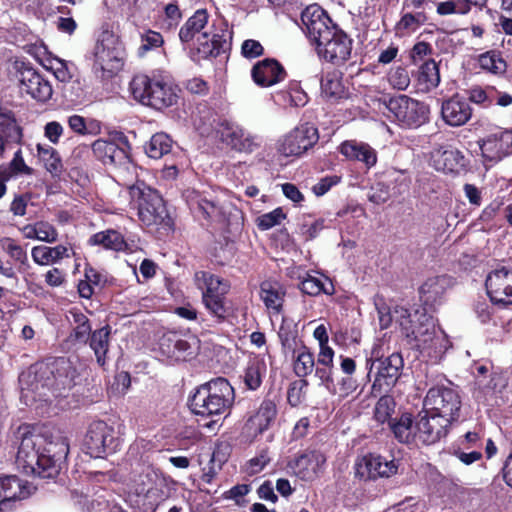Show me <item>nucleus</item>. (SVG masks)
Segmentation results:
<instances>
[{
    "instance_id": "1",
    "label": "nucleus",
    "mask_w": 512,
    "mask_h": 512,
    "mask_svg": "<svg viewBox=\"0 0 512 512\" xmlns=\"http://www.w3.org/2000/svg\"><path fill=\"white\" fill-rule=\"evenodd\" d=\"M301 21L320 57L335 65L345 63L351 55L352 39L318 5H310L301 13Z\"/></svg>"
},
{
    "instance_id": "2",
    "label": "nucleus",
    "mask_w": 512,
    "mask_h": 512,
    "mask_svg": "<svg viewBox=\"0 0 512 512\" xmlns=\"http://www.w3.org/2000/svg\"><path fill=\"white\" fill-rule=\"evenodd\" d=\"M68 450V445L63 441L53 445L47 443L41 434L24 432L18 447L16 464L26 475L54 478L59 474Z\"/></svg>"
},
{
    "instance_id": "3",
    "label": "nucleus",
    "mask_w": 512,
    "mask_h": 512,
    "mask_svg": "<svg viewBox=\"0 0 512 512\" xmlns=\"http://www.w3.org/2000/svg\"><path fill=\"white\" fill-rule=\"evenodd\" d=\"M397 323L400 326L401 334L405 337L411 347L421 352L441 353L445 346L442 334L437 335L433 317L425 309L423 311L415 310L410 313L408 309L397 308Z\"/></svg>"
},
{
    "instance_id": "4",
    "label": "nucleus",
    "mask_w": 512,
    "mask_h": 512,
    "mask_svg": "<svg viewBox=\"0 0 512 512\" xmlns=\"http://www.w3.org/2000/svg\"><path fill=\"white\" fill-rule=\"evenodd\" d=\"M129 195L137 205L138 217L143 225L158 233L159 237L173 231V219L158 191L141 183L131 186Z\"/></svg>"
},
{
    "instance_id": "5",
    "label": "nucleus",
    "mask_w": 512,
    "mask_h": 512,
    "mask_svg": "<svg viewBox=\"0 0 512 512\" xmlns=\"http://www.w3.org/2000/svg\"><path fill=\"white\" fill-rule=\"evenodd\" d=\"M235 393L227 379L217 377L198 386L189 398L192 413L203 417L224 414L234 403Z\"/></svg>"
},
{
    "instance_id": "6",
    "label": "nucleus",
    "mask_w": 512,
    "mask_h": 512,
    "mask_svg": "<svg viewBox=\"0 0 512 512\" xmlns=\"http://www.w3.org/2000/svg\"><path fill=\"white\" fill-rule=\"evenodd\" d=\"M77 372L72 363L64 357L57 358L50 365L34 366L19 377L20 383L27 384V389L38 391L44 387L71 388L75 383Z\"/></svg>"
},
{
    "instance_id": "7",
    "label": "nucleus",
    "mask_w": 512,
    "mask_h": 512,
    "mask_svg": "<svg viewBox=\"0 0 512 512\" xmlns=\"http://www.w3.org/2000/svg\"><path fill=\"white\" fill-rule=\"evenodd\" d=\"M124 50L116 35L103 31L98 36L94 48V69L100 70L103 77H111L122 68Z\"/></svg>"
},
{
    "instance_id": "8",
    "label": "nucleus",
    "mask_w": 512,
    "mask_h": 512,
    "mask_svg": "<svg viewBox=\"0 0 512 512\" xmlns=\"http://www.w3.org/2000/svg\"><path fill=\"white\" fill-rule=\"evenodd\" d=\"M382 102L402 126L416 128L429 119V107L407 95L385 97Z\"/></svg>"
},
{
    "instance_id": "9",
    "label": "nucleus",
    "mask_w": 512,
    "mask_h": 512,
    "mask_svg": "<svg viewBox=\"0 0 512 512\" xmlns=\"http://www.w3.org/2000/svg\"><path fill=\"white\" fill-rule=\"evenodd\" d=\"M120 441L115 428L102 420L92 422L84 438L87 454L94 458H104L115 453Z\"/></svg>"
},
{
    "instance_id": "10",
    "label": "nucleus",
    "mask_w": 512,
    "mask_h": 512,
    "mask_svg": "<svg viewBox=\"0 0 512 512\" xmlns=\"http://www.w3.org/2000/svg\"><path fill=\"white\" fill-rule=\"evenodd\" d=\"M461 406L458 391L445 386L430 388L424 399V408L427 411L435 413L451 424L459 419Z\"/></svg>"
},
{
    "instance_id": "11",
    "label": "nucleus",
    "mask_w": 512,
    "mask_h": 512,
    "mask_svg": "<svg viewBox=\"0 0 512 512\" xmlns=\"http://www.w3.org/2000/svg\"><path fill=\"white\" fill-rule=\"evenodd\" d=\"M318 140V129L313 124L303 123L279 140L277 150L284 157H300Z\"/></svg>"
},
{
    "instance_id": "12",
    "label": "nucleus",
    "mask_w": 512,
    "mask_h": 512,
    "mask_svg": "<svg viewBox=\"0 0 512 512\" xmlns=\"http://www.w3.org/2000/svg\"><path fill=\"white\" fill-rule=\"evenodd\" d=\"M376 363L377 373L372 385V392L374 394H381L388 392L397 383L404 366V361L399 353H392L386 358H378L375 361L367 360V366H369L368 376H370Z\"/></svg>"
},
{
    "instance_id": "13",
    "label": "nucleus",
    "mask_w": 512,
    "mask_h": 512,
    "mask_svg": "<svg viewBox=\"0 0 512 512\" xmlns=\"http://www.w3.org/2000/svg\"><path fill=\"white\" fill-rule=\"evenodd\" d=\"M399 460L387 459L379 454L369 453L355 465V474L363 480L390 478L398 473Z\"/></svg>"
},
{
    "instance_id": "14",
    "label": "nucleus",
    "mask_w": 512,
    "mask_h": 512,
    "mask_svg": "<svg viewBox=\"0 0 512 512\" xmlns=\"http://www.w3.org/2000/svg\"><path fill=\"white\" fill-rule=\"evenodd\" d=\"M217 133L223 143L239 152L252 153L260 148L262 143L258 136L247 133L238 124L226 119L219 122Z\"/></svg>"
},
{
    "instance_id": "15",
    "label": "nucleus",
    "mask_w": 512,
    "mask_h": 512,
    "mask_svg": "<svg viewBox=\"0 0 512 512\" xmlns=\"http://www.w3.org/2000/svg\"><path fill=\"white\" fill-rule=\"evenodd\" d=\"M131 147L125 137L119 139V143L98 139L91 147L87 145L78 146L75 150V157H89L90 153L98 160H125L132 157Z\"/></svg>"
},
{
    "instance_id": "16",
    "label": "nucleus",
    "mask_w": 512,
    "mask_h": 512,
    "mask_svg": "<svg viewBox=\"0 0 512 512\" xmlns=\"http://www.w3.org/2000/svg\"><path fill=\"white\" fill-rule=\"evenodd\" d=\"M450 425L447 420L424 408L416 417L415 433L423 444L430 445L446 436Z\"/></svg>"
},
{
    "instance_id": "17",
    "label": "nucleus",
    "mask_w": 512,
    "mask_h": 512,
    "mask_svg": "<svg viewBox=\"0 0 512 512\" xmlns=\"http://www.w3.org/2000/svg\"><path fill=\"white\" fill-rule=\"evenodd\" d=\"M485 286L490 300L494 304H512V269L502 267L490 272Z\"/></svg>"
},
{
    "instance_id": "18",
    "label": "nucleus",
    "mask_w": 512,
    "mask_h": 512,
    "mask_svg": "<svg viewBox=\"0 0 512 512\" xmlns=\"http://www.w3.org/2000/svg\"><path fill=\"white\" fill-rule=\"evenodd\" d=\"M251 77L256 85L270 87L284 81L287 73L276 59L266 58L253 65Z\"/></svg>"
},
{
    "instance_id": "19",
    "label": "nucleus",
    "mask_w": 512,
    "mask_h": 512,
    "mask_svg": "<svg viewBox=\"0 0 512 512\" xmlns=\"http://www.w3.org/2000/svg\"><path fill=\"white\" fill-rule=\"evenodd\" d=\"M35 490L36 487L17 476L0 478V510L8 509L10 502L28 498Z\"/></svg>"
},
{
    "instance_id": "20",
    "label": "nucleus",
    "mask_w": 512,
    "mask_h": 512,
    "mask_svg": "<svg viewBox=\"0 0 512 512\" xmlns=\"http://www.w3.org/2000/svg\"><path fill=\"white\" fill-rule=\"evenodd\" d=\"M21 89L34 100L45 103L51 99L53 89L50 82L32 68H26L20 73Z\"/></svg>"
},
{
    "instance_id": "21",
    "label": "nucleus",
    "mask_w": 512,
    "mask_h": 512,
    "mask_svg": "<svg viewBox=\"0 0 512 512\" xmlns=\"http://www.w3.org/2000/svg\"><path fill=\"white\" fill-rule=\"evenodd\" d=\"M441 114L450 126H461L471 118L472 109L466 99L455 95L442 103Z\"/></svg>"
},
{
    "instance_id": "22",
    "label": "nucleus",
    "mask_w": 512,
    "mask_h": 512,
    "mask_svg": "<svg viewBox=\"0 0 512 512\" xmlns=\"http://www.w3.org/2000/svg\"><path fill=\"white\" fill-rule=\"evenodd\" d=\"M185 199L190 209L202 215L205 219L212 221H223L224 212L222 208L214 201L195 190H187L184 193Z\"/></svg>"
},
{
    "instance_id": "23",
    "label": "nucleus",
    "mask_w": 512,
    "mask_h": 512,
    "mask_svg": "<svg viewBox=\"0 0 512 512\" xmlns=\"http://www.w3.org/2000/svg\"><path fill=\"white\" fill-rule=\"evenodd\" d=\"M209 14L206 9H198L187 19L179 31V39L183 43H189L197 38L198 43L207 39L209 34L204 30L208 24Z\"/></svg>"
},
{
    "instance_id": "24",
    "label": "nucleus",
    "mask_w": 512,
    "mask_h": 512,
    "mask_svg": "<svg viewBox=\"0 0 512 512\" xmlns=\"http://www.w3.org/2000/svg\"><path fill=\"white\" fill-rule=\"evenodd\" d=\"M325 462V458L319 452L313 451L305 453L289 463V468L300 479L308 481L312 480L320 467Z\"/></svg>"
},
{
    "instance_id": "25",
    "label": "nucleus",
    "mask_w": 512,
    "mask_h": 512,
    "mask_svg": "<svg viewBox=\"0 0 512 512\" xmlns=\"http://www.w3.org/2000/svg\"><path fill=\"white\" fill-rule=\"evenodd\" d=\"M0 135L9 142L22 143L23 128L9 104H0Z\"/></svg>"
},
{
    "instance_id": "26",
    "label": "nucleus",
    "mask_w": 512,
    "mask_h": 512,
    "mask_svg": "<svg viewBox=\"0 0 512 512\" xmlns=\"http://www.w3.org/2000/svg\"><path fill=\"white\" fill-rule=\"evenodd\" d=\"M277 410L272 400H264L255 415L249 418L246 428L254 435L262 434L275 419Z\"/></svg>"
},
{
    "instance_id": "27",
    "label": "nucleus",
    "mask_w": 512,
    "mask_h": 512,
    "mask_svg": "<svg viewBox=\"0 0 512 512\" xmlns=\"http://www.w3.org/2000/svg\"><path fill=\"white\" fill-rule=\"evenodd\" d=\"M178 98L175 87L158 79L154 93L150 95V99H147V106L162 110L177 104Z\"/></svg>"
},
{
    "instance_id": "28",
    "label": "nucleus",
    "mask_w": 512,
    "mask_h": 512,
    "mask_svg": "<svg viewBox=\"0 0 512 512\" xmlns=\"http://www.w3.org/2000/svg\"><path fill=\"white\" fill-rule=\"evenodd\" d=\"M260 297L267 309L280 313L282 310L285 290L276 281H264L260 285Z\"/></svg>"
},
{
    "instance_id": "29",
    "label": "nucleus",
    "mask_w": 512,
    "mask_h": 512,
    "mask_svg": "<svg viewBox=\"0 0 512 512\" xmlns=\"http://www.w3.org/2000/svg\"><path fill=\"white\" fill-rule=\"evenodd\" d=\"M447 280L444 276L429 278L420 287V299L425 306L434 307L442 298L445 292Z\"/></svg>"
},
{
    "instance_id": "30",
    "label": "nucleus",
    "mask_w": 512,
    "mask_h": 512,
    "mask_svg": "<svg viewBox=\"0 0 512 512\" xmlns=\"http://www.w3.org/2000/svg\"><path fill=\"white\" fill-rule=\"evenodd\" d=\"M110 326L106 325L93 331L88 339L90 348L94 351L96 361L100 366L106 363V355L109 350Z\"/></svg>"
},
{
    "instance_id": "31",
    "label": "nucleus",
    "mask_w": 512,
    "mask_h": 512,
    "mask_svg": "<svg viewBox=\"0 0 512 512\" xmlns=\"http://www.w3.org/2000/svg\"><path fill=\"white\" fill-rule=\"evenodd\" d=\"M157 82L158 79L150 78L144 74L135 75L129 86L133 98L147 106V99H150V95L154 93V87L157 85Z\"/></svg>"
},
{
    "instance_id": "32",
    "label": "nucleus",
    "mask_w": 512,
    "mask_h": 512,
    "mask_svg": "<svg viewBox=\"0 0 512 512\" xmlns=\"http://www.w3.org/2000/svg\"><path fill=\"white\" fill-rule=\"evenodd\" d=\"M391 431L394 437L404 444L412 443L416 438L415 422L410 414H403L398 420L394 419L389 422Z\"/></svg>"
},
{
    "instance_id": "33",
    "label": "nucleus",
    "mask_w": 512,
    "mask_h": 512,
    "mask_svg": "<svg viewBox=\"0 0 512 512\" xmlns=\"http://www.w3.org/2000/svg\"><path fill=\"white\" fill-rule=\"evenodd\" d=\"M341 154L347 160H376L375 150L367 143L347 140L340 146Z\"/></svg>"
},
{
    "instance_id": "34",
    "label": "nucleus",
    "mask_w": 512,
    "mask_h": 512,
    "mask_svg": "<svg viewBox=\"0 0 512 512\" xmlns=\"http://www.w3.org/2000/svg\"><path fill=\"white\" fill-rule=\"evenodd\" d=\"M321 94L329 100H338L345 97V88L339 71H329L322 76Z\"/></svg>"
},
{
    "instance_id": "35",
    "label": "nucleus",
    "mask_w": 512,
    "mask_h": 512,
    "mask_svg": "<svg viewBox=\"0 0 512 512\" xmlns=\"http://www.w3.org/2000/svg\"><path fill=\"white\" fill-rule=\"evenodd\" d=\"M510 140L511 136H507L506 139H488L483 142L480 146L482 156L485 160H501L504 157L510 155Z\"/></svg>"
},
{
    "instance_id": "36",
    "label": "nucleus",
    "mask_w": 512,
    "mask_h": 512,
    "mask_svg": "<svg viewBox=\"0 0 512 512\" xmlns=\"http://www.w3.org/2000/svg\"><path fill=\"white\" fill-rule=\"evenodd\" d=\"M31 255L35 263L47 265L68 257V249L63 245L55 247L36 246L32 249Z\"/></svg>"
},
{
    "instance_id": "37",
    "label": "nucleus",
    "mask_w": 512,
    "mask_h": 512,
    "mask_svg": "<svg viewBox=\"0 0 512 512\" xmlns=\"http://www.w3.org/2000/svg\"><path fill=\"white\" fill-rule=\"evenodd\" d=\"M73 330L70 337L79 343H87L92 333L88 317L80 311H70Z\"/></svg>"
},
{
    "instance_id": "38",
    "label": "nucleus",
    "mask_w": 512,
    "mask_h": 512,
    "mask_svg": "<svg viewBox=\"0 0 512 512\" xmlns=\"http://www.w3.org/2000/svg\"><path fill=\"white\" fill-rule=\"evenodd\" d=\"M2 250L13 260L18 266L19 272L28 266V255L26 250L19 245L16 240L10 237H4L0 240Z\"/></svg>"
},
{
    "instance_id": "39",
    "label": "nucleus",
    "mask_w": 512,
    "mask_h": 512,
    "mask_svg": "<svg viewBox=\"0 0 512 512\" xmlns=\"http://www.w3.org/2000/svg\"><path fill=\"white\" fill-rule=\"evenodd\" d=\"M171 150L172 140L164 133H156L153 135L145 148L147 156L154 160L166 156Z\"/></svg>"
},
{
    "instance_id": "40",
    "label": "nucleus",
    "mask_w": 512,
    "mask_h": 512,
    "mask_svg": "<svg viewBox=\"0 0 512 512\" xmlns=\"http://www.w3.org/2000/svg\"><path fill=\"white\" fill-rule=\"evenodd\" d=\"M205 308L210 315L215 318L217 323H222L226 320L230 308L227 305L225 296L218 295H202Z\"/></svg>"
},
{
    "instance_id": "41",
    "label": "nucleus",
    "mask_w": 512,
    "mask_h": 512,
    "mask_svg": "<svg viewBox=\"0 0 512 512\" xmlns=\"http://www.w3.org/2000/svg\"><path fill=\"white\" fill-rule=\"evenodd\" d=\"M32 169L25 162H9L0 165V199L7 191L6 182L20 174H31Z\"/></svg>"
},
{
    "instance_id": "42",
    "label": "nucleus",
    "mask_w": 512,
    "mask_h": 512,
    "mask_svg": "<svg viewBox=\"0 0 512 512\" xmlns=\"http://www.w3.org/2000/svg\"><path fill=\"white\" fill-rule=\"evenodd\" d=\"M90 243L102 245L104 248L119 251L125 245L123 236L115 230H107L94 234L90 238Z\"/></svg>"
},
{
    "instance_id": "43",
    "label": "nucleus",
    "mask_w": 512,
    "mask_h": 512,
    "mask_svg": "<svg viewBox=\"0 0 512 512\" xmlns=\"http://www.w3.org/2000/svg\"><path fill=\"white\" fill-rule=\"evenodd\" d=\"M200 275L206 285L202 295L225 296L228 293L230 286L218 276L207 272H200ZM196 276L199 278V273Z\"/></svg>"
},
{
    "instance_id": "44",
    "label": "nucleus",
    "mask_w": 512,
    "mask_h": 512,
    "mask_svg": "<svg viewBox=\"0 0 512 512\" xmlns=\"http://www.w3.org/2000/svg\"><path fill=\"white\" fill-rule=\"evenodd\" d=\"M225 45L226 40L221 35L213 34L211 37L208 36L207 39H203L197 49L205 58L217 57L222 51H224Z\"/></svg>"
},
{
    "instance_id": "45",
    "label": "nucleus",
    "mask_w": 512,
    "mask_h": 512,
    "mask_svg": "<svg viewBox=\"0 0 512 512\" xmlns=\"http://www.w3.org/2000/svg\"><path fill=\"white\" fill-rule=\"evenodd\" d=\"M265 364L260 360H252L248 363L244 374V382L251 390H256L262 383V374Z\"/></svg>"
},
{
    "instance_id": "46",
    "label": "nucleus",
    "mask_w": 512,
    "mask_h": 512,
    "mask_svg": "<svg viewBox=\"0 0 512 512\" xmlns=\"http://www.w3.org/2000/svg\"><path fill=\"white\" fill-rule=\"evenodd\" d=\"M315 366L313 354L304 346L294 361V372L298 377H306L312 373Z\"/></svg>"
},
{
    "instance_id": "47",
    "label": "nucleus",
    "mask_w": 512,
    "mask_h": 512,
    "mask_svg": "<svg viewBox=\"0 0 512 512\" xmlns=\"http://www.w3.org/2000/svg\"><path fill=\"white\" fill-rule=\"evenodd\" d=\"M395 405L393 397L389 395L381 396L375 405V419L380 423L393 421L394 419L391 418V415L394 412Z\"/></svg>"
},
{
    "instance_id": "48",
    "label": "nucleus",
    "mask_w": 512,
    "mask_h": 512,
    "mask_svg": "<svg viewBox=\"0 0 512 512\" xmlns=\"http://www.w3.org/2000/svg\"><path fill=\"white\" fill-rule=\"evenodd\" d=\"M479 65L482 69L494 74L506 71V62L494 52H486L479 57Z\"/></svg>"
},
{
    "instance_id": "49",
    "label": "nucleus",
    "mask_w": 512,
    "mask_h": 512,
    "mask_svg": "<svg viewBox=\"0 0 512 512\" xmlns=\"http://www.w3.org/2000/svg\"><path fill=\"white\" fill-rule=\"evenodd\" d=\"M285 218L286 214L283 212V209L278 207L269 213L258 216L256 219V225L260 230L265 231L280 224Z\"/></svg>"
},
{
    "instance_id": "50",
    "label": "nucleus",
    "mask_w": 512,
    "mask_h": 512,
    "mask_svg": "<svg viewBox=\"0 0 512 512\" xmlns=\"http://www.w3.org/2000/svg\"><path fill=\"white\" fill-rule=\"evenodd\" d=\"M388 81L394 89L402 91L410 85V76L405 67L397 66L388 73Z\"/></svg>"
},
{
    "instance_id": "51",
    "label": "nucleus",
    "mask_w": 512,
    "mask_h": 512,
    "mask_svg": "<svg viewBox=\"0 0 512 512\" xmlns=\"http://www.w3.org/2000/svg\"><path fill=\"white\" fill-rule=\"evenodd\" d=\"M301 291L307 295L310 296H317L321 294L322 292L325 294H332V291H329L325 286L324 283L317 277L308 275L305 277L300 285H299Z\"/></svg>"
},
{
    "instance_id": "52",
    "label": "nucleus",
    "mask_w": 512,
    "mask_h": 512,
    "mask_svg": "<svg viewBox=\"0 0 512 512\" xmlns=\"http://www.w3.org/2000/svg\"><path fill=\"white\" fill-rule=\"evenodd\" d=\"M420 78L432 85L437 86L440 82L438 65L434 60L425 61L420 67Z\"/></svg>"
},
{
    "instance_id": "53",
    "label": "nucleus",
    "mask_w": 512,
    "mask_h": 512,
    "mask_svg": "<svg viewBox=\"0 0 512 512\" xmlns=\"http://www.w3.org/2000/svg\"><path fill=\"white\" fill-rule=\"evenodd\" d=\"M494 93L493 88L484 90L481 87H473L468 91V99L473 103L488 107L494 102Z\"/></svg>"
},
{
    "instance_id": "54",
    "label": "nucleus",
    "mask_w": 512,
    "mask_h": 512,
    "mask_svg": "<svg viewBox=\"0 0 512 512\" xmlns=\"http://www.w3.org/2000/svg\"><path fill=\"white\" fill-rule=\"evenodd\" d=\"M334 366H318L315 369V376L320 381V385L328 392H335Z\"/></svg>"
},
{
    "instance_id": "55",
    "label": "nucleus",
    "mask_w": 512,
    "mask_h": 512,
    "mask_svg": "<svg viewBox=\"0 0 512 512\" xmlns=\"http://www.w3.org/2000/svg\"><path fill=\"white\" fill-rule=\"evenodd\" d=\"M163 37L160 33L149 30L141 34V45L139 46V54L143 55L147 51L160 47L163 44Z\"/></svg>"
},
{
    "instance_id": "56",
    "label": "nucleus",
    "mask_w": 512,
    "mask_h": 512,
    "mask_svg": "<svg viewBox=\"0 0 512 512\" xmlns=\"http://www.w3.org/2000/svg\"><path fill=\"white\" fill-rule=\"evenodd\" d=\"M251 488L248 484H238L233 486L231 489L223 493V498L231 499L235 501V504L239 507L247 505L248 501L244 498Z\"/></svg>"
},
{
    "instance_id": "57",
    "label": "nucleus",
    "mask_w": 512,
    "mask_h": 512,
    "mask_svg": "<svg viewBox=\"0 0 512 512\" xmlns=\"http://www.w3.org/2000/svg\"><path fill=\"white\" fill-rule=\"evenodd\" d=\"M430 157L435 160H461L464 159V155L461 152L453 147L452 145H441L437 148H434L430 153Z\"/></svg>"
},
{
    "instance_id": "58",
    "label": "nucleus",
    "mask_w": 512,
    "mask_h": 512,
    "mask_svg": "<svg viewBox=\"0 0 512 512\" xmlns=\"http://www.w3.org/2000/svg\"><path fill=\"white\" fill-rule=\"evenodd\" d=\"M241 53L247 59H254L264 54V47L257 40L248 39L242 43Z\"/></svg>"
},
{
    "instance_id": "59",
    "label": "nucleus",
    "mask_w": 512,
    "mask_h": 512,
    "mask_svg": "<svg viewBox=\"0 0 512 512\" xmlns=\"http://www.w3.org/2000/svg\"><path fill=\"white\" fill-rule=\"evenodd\" d=\"M356 389V383L352 379L351 375L342 377L341 380L335 381V392H329L331 395H338L344 398L351 394Z\"/></svg>"
},
{
    "instance_id": "60",
    "label": "nucleus",
    "mask_w": 512,
    "mask_h": 512,
    "mask_svg": "<svg viewBox=\"0 0 512 512\" xmlns=\"http://www.w3.org/2000/svg\"><path fill=\"white\" fill-rule=\"evenodd\" d=\"M341 181V176L331 175L326 176L312 187L313 193L320 197L326 194L333 186L337 185Z\"/></svg>"
},
{
    "instance_id": "61",
    "label": "nucleus",
    "mask_w": 512,
    "mask_h": 512,
    "mask_svg": "<svg viewBox=\"0 0 512 512\" xmlns=\"http://www.w3.org/2000/svg\"><path fill=\"white\" fill-rule=\"evenodd\" d=\"M308 381L301 379L291 384L288 390V401L293 406H297L300 403L301 397L304 394V389L307 388Z\"/></svg>"
},
{
    "instance_id": "62",
    "label": "nucleus",
    "mask_w": 512,
    "mask_h": 512,
    "mask_svg": "<svg viewBox=\"0 0 512 512\" xmlns=\"http://www.w3.org/2000/svg\"><path fill=\"white\" fill-rule=\"evenodd\" d=\"M38 236L40 241L53 243L57 240V231L53 225L48 222H37Z\"/></svg>"
},
{
    "instance_id": "63",
    "label": "nucleus",
    "mask_w": 512,
    "mask_h": 512,
    "mask_svg": "<svg viewBox=\"0 0 512 512\" xmlns=\"http://www.w3.org/2000/svg\"><path fill=\"white\" fill-rule=\"evenodd\" d=\"M324 228V220L319 219L316 220L311 225H302L301 231L302 234L305 236L306 240H312L318 236L320 231H322Z\"/></svg>"
},
{
    "instance_id": "64",
    "label": "nucleus",
    "mask_w": 512,
    "mask_h": 512,
    "mask_svg": "<svg viewBox=\"0 0 512 512\" xmlns=\"http://www.w3.org/2000/svg\"><path fill=\"white\" fill-rule=\"evenodd\" d=\"M432 48L429 43L427 42H418L416 43L411 51V58L414 63L417 61L423 60L425 56L428 54H431Z\"/></svg>"
}]
</instances>
